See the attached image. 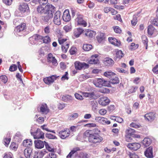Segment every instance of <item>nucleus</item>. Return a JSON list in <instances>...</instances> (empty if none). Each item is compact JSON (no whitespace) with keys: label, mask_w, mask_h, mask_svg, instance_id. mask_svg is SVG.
Listing matches in <instances>:
<instances>
[{"label":"nucleus","mask_w":158,"mask_h":158,"mask_svg":"<svg viewBox=\"0 0 158 158\" xmlns=\"http://www.w3.org/2000/svg\"><path fill=\"white\" fill-rule=\"evenodd\" d=\"M55 7L52 5L47 4L45 6L40 5L37 8V10L39 13L44 14V16H43V19L45 22H47L53 17L52 10Z\"/></svg>","instance_id":"f257e3e1"},{"label":"nucleus","mask_w":158,"mask_h":158,"mask_svg":"<svg viewBox=\"0 0 158 158\" xmlns=\"http://www.w3.org/2000/svg\"><path fill=\"white\" fill-rule=\"evenodd\" d=\"M90 131H86L84 133L85 136L88 137L89 141L92 143H97L101 142L103 138L98 133H91Z\"/></svg>","instance_id":"f03ea898"},{"label":"nucleus","mask_w":158,"mask_h":158,"mask_svg":"<svg viewBox=\"0 0 158 158\" xmlns=\"http://www.w3.org/2000/svg\"><path fill=\"white\" fill-rule=\"evenodd\" d=\"M27 29L26 24L25 23H22L21 24L17 26L14 30V33L17 36H22L24 34Z\"/></svg>","instance_id":"7ed1b4c3"},{"label":"nucleus","mask_w":158,"mask_h":158,"mask_svg":"<svg viewBox=\"0 0 158 158\" xmlns=\"http://www.w3.org/2000/svg\"><path fill=\"white\" fill-rule=\"evenodd\" d=\"M93 83L97 87H101L102 86H107L109 84L108 82L102 78H97L93 81Z\"/></svg>","instance_id":"20e7f679"},{"label":"nucleus","mask_w":158,"mask_h":158,"mask_svg":"<svg viewBox=\"0 0 158 158\" xmlns=\"http://www.w3.org/2000/svg\"><path fill=\"white\" fill-rule=\"evenodd\" d=\"M31 133L35 139H43L44 137V133L39 128H38L35 132H33L32 130L31 129Z\"/></svg>","instance_id":"39448f33"},{"label":"nucleus","mask_w":158,"mask_h":158,"mask_svg":"<svg viewBox=\"0 0 158 158\" xmlns=\"http://www.w3.org/2000/svg\"><path fill=\"white\" fill-rule=\"evenodd\" d=\"M74 65L76 69L78 70H81L82 69H87L89 67L88 64L84 62H80L76 61L74 63Z\"/></svg>","instance_id":"423d86ee"},{"label":"nucleus","mask_w":158,"mask_h":158,"mask_svg":"<svg viewBox=\"0 0 158 158\" xmlns=\"http://www.w3.org/2000/svg\"><path fill=\"white\" fill-rule=\"evenodd\" d=\"M77 18L75 19V22L78 24L81 25L84 27L87 26L86 22L83 19V16L80 14H77Z\"/></svg>","instance_id":"0eeeda50"},{"label":"nucleus","mask_w":158,"mask_h":158,"mask_svg":"<svg viewBox=\"0 0 158 158\" xmlns=\"http://www.w3.org/2000/svg\"><path fill=\"white\" fill-rule=\"evenodd\" d=\"M60 11H57L54 15L53 22L56 25H59L61 24L60 19Z\"/></svg>","instance_id":"6e6552de"},{"label":"nucleus","mask_w":158,"mask_h":158,"mask_svg":"<svg viewBox=\"0 0 158 158\" xmlns=\"http://www.w3.org/2000/svg\"><path fill=\"white\" fill-rule=\"evenodd\" d=\"M59 76H56L55 75H52L50 77H47L43 79L44 82L48 85H50Z\"/></svg>","instance_id":"1a4fd4ad"},{"label":"nucleus","mask_w":158,"mask_h":158,"mask_svg":"<svg viewBox=\"0 0 158 158\" xmlns=\"http://www.w3.org/2000/svg\"><path fill=\"white\" fill-rule=\"evenodd\" d=\"M70 134L69 130L66 129L64 130H62L58 132L59 136L62 139H64L68 137Z\"/></svg>","instance_id":"9d476101"},{"label":"nucleus","mask_w":158,"mask_h":158,"mask_svg":"<svg viewBox=\"0 0 158 158\" xmlns=\"http://www.w3.org/2000/svg\"><path fill=\"white\" fill-rule=\"evenodd\" d=\"M82 95L84 96L86 98H89L91 99L95 100L97 99L98 97L96 95L94 92H83Z\"/></svg>","instance_id":"9b49d317"},{"label":"nucleus","mask_w":158,"mask_h":158,"mask_svg":"<svg viewBox=\"0 0 158 158\" xmlns=\"http://www.w3.org/2000/svg\"><path fill=\"white\" fill-rule=\"evenodd\" d=\"M127 147L131 150L136 151L140 148L141 145L138 143H134L128 144L127 145Z\"/></svg>","instance_id":"f8f14e48"},{"label":"nucleus","mask_w":158,"mask_h":158,"mask_svg":"<svg viewBox=\"0 0 158 158\" xmlns=\"http://www.w3.org/2000/svg\"><path fill=\"white\" fill-rule=\"evenodd\" d=\"M110 102V100L106 97L100 98L98 101L100 105L104 106H106L108 105Z\"/></svg>","instance_id":"ddd939ff"},{"label":"nucleus","mask_w":158,"mask_h":158,"mask_svg":"<svg viewBox=\"0 0 158 158\" xmlns=\"http://www.w3.org/2000/svg\"><path fill=\"white\" fill-rule=\"evenodd\" d=\"M19 10L22 13H24L29 10V8L27 3H21L19 6Z\"/></svg>","instance_id":"4468645a"},{"label":"nucleus","mask_w":158,"mask_h":158,"mask_svg":"<svg viewBox=\"0 0 158 158\" xmlns=\"http://www.w3.org/2000/svg\"><path fill=\"white\" fill-rule=\"evenodd\" d=\"M144 117L145 119H146L148 121L151 122L155 119L156 117V115L154 113L150 112L144 115Z\"/></svg>","instance_id":"2eb2a0df"},{"label":"nucleus","mask_w":158,"mask_h":158,"mask_svg":"<svg viewBox=\"0 0 158 158\" xmlns=\"http://www.w3.org/2000/svg\"><path fill=\"white\" fill-rule=\"evenodd\" d=\"M62 19L64 21L66 22L70 21L71 19V16L69 10H66L64 11L62 16Z\"/></svg>","instance_id":"dca6fc26"},{"label":"nucleus","mask_w":158,"mask_h":158,"mask_svg":"<svg viewBox=\"0 0 158 158\" xmlns=\"http://www.w3.org/2000/svg\"><path fill=\"white\" fill-rule=\"evenodd\" d=\"M84 30L81 28H78L74 29L73 32V36L75 37L74 39L79 37L83 33Z\"/></svg>","instance_id":"f3484780"},{"label":"nucleus","mask_w":158,"mask_h":158,"mask_svg":"<svg viewBox=\"0 0 158 158\" xmlns=\"http://www.w3.org/2000/svg\"><path fill=\"white\" fill-rule=\"evenodd\" d=\"M35 146V148L38 149H41L43 148L45 144L44 142L40 140H37L34 141Z\"/></svg>","instance_id":"a211bd4d"},{"label":"nucleus","mask_w":158,"mask_h":158,"mask_svg":"<svg viewBox=\"0 0 158 158\" xmlns=\"http://www.w3.org/2000/svg\"><path fill=\"white\" fill-rule=\"evenodd\" d=\"M33 150L32 148H27L24 150V154L26 158H31Z\"/></svg>","instance_id":"6ab92c4d"},{"label":"nucleus","mask_w":158,"mask_h":158,"mask_svg":"<svg viewBox=\"0 0 158 158\" xmlns=\"http://www.w3.org/2000/svg\"><path fill=\"white\" fill-rule=\"evenodd\" d=\"M40 109V111L42 114H46L49 112V109L48 108L46 104L45 103L42 104Z\"/></svg>","instance_id":"aec40b11"},{"label":"nucleus","mask_w":158,"mask_h":158,"mask_svg":"<svg viewBox=\"0 0 158 158\" xmlns=\"http://www.w3.org/2000/svg\"><path fill=\"white\" fill-rule=\"evenodd\" d=\"M145 156L148 158H152L153 157L152 153V148L150 147L144 152Z\"/></svg>","instance_id":"412c9836"},{"label":"nucleus","mask_w":158,"mask_h":158,"mask_svg":"<svg viewBox=\"0 0 158 158\" xmlns=\"http://www.w3.org/2000/svg\"><path fill=\"white\" fill-rule=\"evenodd\" d=\"M126 133L127 134L126 140L127 141H129V139L131 138L132 135L135 133V130L131 128H128L126 131Z\"/></svg>","instance_id":"4be33fe9"},{"label":"nucleus","mask_w":158,"mask_h":158,"mask_svg":"<svg viewBox=\"0 0 158 158\" xmlns=\"http://www.w3.org/2000/svg\"><path fill=\"white\" fill-rule=\"evenodd\" d=\"M98 55H95L92 56L90 59L88 61L90 64H97L98 62Z\"/></svg>","instance_id":"5701e85b"},{"label":"nucleus","mask_w":158,"mask_h":158,"mask_svg":"<svg viewBox=\"0 0 158 158\" xmlns=\"http://www.w3.org/2000/svg\"><path fill=\"white\" fill-rule=\"evenodd\" d=\"M48 60L49 62H52L54 65H56L57 64V61L54 57L53 56L51 53H49L48 55Z\"/></svg>","instance_id":"b1692460"},{"label":"nucleus","mask_w":158,"mask_h":158,"mask_svg":"<svg viewBox=\"0 0 158 158\" xmlns=\"http://www.w3.org/2000/svg\"><path fill=\"white\" fill-rule=\"evenodd\" d=\"M108 40L111 44L115 46L118 47L120 45V42L114 38L109 37L108 38Z\"/></svg>","instance_id":"393cba45"},{"label":"nucleus","mask_w":158,"mask_h":158,"mask_svg":"<svg viewBox=\"0 0 158 158\" xmlns=\"http://www.w3.org/2000/svg\"><path fill=\"white\" fill-rule=\"evenodd\" d=\"M89 103L92 107L93 111L95 110L98 108V104L96 100H93L89 101Z\"/></svg>","instance_id":"a878e982"},{"label":"nucleus","mask_w":158,"mask_h":158,"mask_svg":"<svg viewBox=\"0 0 158 158\" xmlns=\"http://www.w3.org/2000/svg\"><path fill=\"white\" fill-rule=\"evenodd\" d=\"M119 81L118 77L115 75H113L110 78V82L113 84H116L119 83Z\"/></svg>","instance_id":"bb28decb"},{"label":"nucleus","mask_w":158,"mask_h":158,"mask_svg":"<svg viewBox=\"0 0 158 158\" xmlns=\"http://www.w3.org/2000/svg\"><path fill=\"white\" fill-rule=\"evenodd\" d=\"M24 146L27 148H32V141L31 139H26L23 141V143Z\"/></svg>","instance_id":"cd10ccee"},{"label":"nucleus","mask_w":158,"mask_h":158,"mask_svg":"<svg viewBox=\"0 0 158 158\" xmlns=\"http://www.w3.org/2000/svg\"><path fill=\"white\" fill-rule=\"evenodd\" d=\"M114 64V61L111 58H106L105 60L104 64L107 66H111Z\"/></svg>","instance_id":"c85d7f7f"},{"label":"nucleus","mask_w":158,"mask_h":158,"mask_svg":"<svg viewBox=\"0 0 158 158\" xmlns=\"http://www.w3.org/2000/svg\"><path fill=\"white\" fill-rule=\"evenodd\" d=\"M96 121L102 124H105L106 120H107L106 118L101 117H97L95 119Z\"/></svg>","instance_id":"c756f323"},{"label":"nucleus","mask_w":158,"mask_h":158,"mask_svg":"<svg viewBox=\"0 0 158 158\" xmlns=\"http://www.w3.org/2000/svg\"><path fill=\"white\" fill-rule=\"evenodd\" d=\"M45 153V151H41L35 153L34 158H42Z\"/></svg>","instance_id":"7c9ffc66"},{"label":"nucleus","mask_w":158,"mask_h":158,"mask_svg":"<svg viewBox=\"0 0 158 158\" xmlns=\"http://www.w3.org/2000/svg\"><path fill=\"white\" fill-rule=\"evenodd\" d=\"M142 143L145 147L149 145L151 143V140L149 138H145L142 141Z\"/></svg>","instance_id":"2f4dec72"},{"label":"nucleus","mask_w":158,"mask_h":158,"mask_svg":"<svg viewBox=\"0 0 158 158\" xmlns=\"http://www.w3.org/2000/svg\"><path fill=\"white\" fill-rule=\"evenodd\" d=\"M62 98L63 101L66 102H68L72 100L73 98L70 95H63L62 96Z\"/></svg>","instance_id":"473e14b6"},{"label":"nucleus","mask_w":158,"mask_h":158,"mask_svg":"<svg viewBox=\"0 0 158 158\" xmlns=\"http://www.w3.org/2000/svg\"><path fill=\"white\" fill-rule=\"evenodd\" d=\"M104 10V12L106 13H108L111 12L113 15L115 14L116 13V11L114 9L109 7H105Z\"/></svg>","instance_id":"72a5a7b5"},{"label":"nucleus","mask_w":158,"mask_h":158,"mask_svg":"<svg viewBox=\"0 0 158 158\" xmlns=\"http://www.w3.org/2000/svg\"><path fill=\"white\" fill-rule=\"evenodd\" d=\"M6 137H5L3 139V142L5 145L6 147L8 146L11 140L10 134H7Z\"/></svg>","instance_id":"f704fd0d"},{"label":"nucleus","mask_w":158,"mask_h":158,"mask_svg":"<svg viewBox=\"0 0 158 158\" xmlns=\"http://www.w3.org/2000/svg\"><path fill=\"white\" fill-rule=\"evenodd\" d=\"M155 31V29L152 25H150L148 26V32L149 35H152Z\"/></svg>","instance_id":"c9c22d12"},{"label":"nucleus","mask_w":158,"mask_h":158,"mask_svg":"<svg viewBox=\"0 0 158 158\" xmlns=\"http://www.w3.org/2000/svg\"><path fill=\"white\" fill-rule=\"evenodd\" d=\"M95 34V32L90 30H88L85 34V35L86 36L90 38L93 37Z\"/></svg>","instance_id":"e433bc0d"},{"label":"nucleus","mask_w":158,"mask_h":158,"mask_svg":"<svg viewBox=\"0 0 158 158\" xmlns=\"http://www.w3.org/2000/svg\"><path fill=\"white\" fill-rule=\"evenodd\" d=\"M103 75L105 77L110 79L113 75H115V74L111 71H107L105 72Z\"/></svg>","instance_id":"4c0bfd02"},{"label":"nucleus","mask_w":158,"mask_h":158,"mask_svg":"<svg viewBox=\"0 0 158 158\" xmlns=\"http://www.w3.org/2000/svg\"><path fill=\"white\" fill-rule=\"evenodd\" d=\"M69 48V44L66 43L65 44H64L62 45L61 48L62 51L64 53H66Z\"/></svg>","instance_id":"58836bf2"},{"label":"nucleus","mask_w":158,"mask_h":158,"mask_svg":"<svg viewBox=\"0 0 158 158\" xmlns=\"http://www.w3.org/2000/svg\"><path fill=\"white\" fill-rule=\"evenodd\" d=\"M92 48V45L89 44H84L83 46V49L85 51H89Z\"/></svg>","instance_id":"ea45409f"},{"label":"nucleus","mask_w":158,"mask_h":158,"mask_svg":"<svg viewBox=\"0 0 158 158\" xmlns=\"http://www.w3.org/2000/svg\"><path fill=\"white\" fill-rule=\"evenodd\" d=\"M142 40L143 43L146 46V49H147L148 40L147 37L144 35H142Z\"/></svg>","instance_id":"a19ab883"},{"label":"nucleus","mask_w":158,"mask_h":158,"mask_svg":"<svg viewBox=\"0 0 158 158\" xmlns=\"http://www.w3.org/2000/svg\"><path fill=\"white\" fill-rule=\"evenodd\" d=\"M31 40H37L43 39V37L38 34H35L33 35L30 38Z\"/></svg>","instance_id":"79ce46f5"},{"label":"nucleus","mask_w":158,"mask_h":158,"mask_svg":"<svg viewBox=\"0 0 158 158\" xmlns=\"http://www.w3.org/2000/svg\"><path fill=\"white\" fill-rule=\"evenodd\" d=\"M123 54L122 53L121 51L119 50L117 52L116 54V58H118L120 60L123 56Z\"/></svg>","instance_id":"37998d69"},{"label":"nucleus","mask_w":158,"mask_h":158,"mask_svg":"<svg viewBox=\"0 0 158 158\" xmlns=\"http://www.w3.org/2000/svg\"><path fill=\"white\" fill-rule=\"evenodd\" d=\"M138 45L136 44L135 45V44L132 43L131 44V45L129 47V49L131 50H135L138 48Z\"/></svg>","instance_id":"c03bdc74"},{"label":"nucleus","mask_w":158,"mask_h":158,"mask_svg":"<svg viewBox=\"0 0 158 158\" xmlns=\"http://www.w3.org/2000/svg\"><path fill=\"white\" fill-rule=\"evenodd\" d=\"M72 26L70 24H69L64 26L63 27L64 30L66 32L70 31L72 29Z\"/></svg>","instance_id":"a18cd8bd"},{"label":"nucleus","mask_w":158,"mask_h":158,"mask_svg":"<svg viewBox=\"0 0 158 158\" xmlns=\"http://www.w3.org/2000/svg\"><path fill=\"white\" fill-rule=\"evenodd\" d=\"M43 41L45 44L48 43L51 41V39L48 36H46L44 37H43Z\"/></svg>","instance_id":"49530a36"},{"label":"nucleus","mask_w":158,"mask_h":158,"mask_svg":"<svg viewBox=\"0 0 158 158\" xmlns=\"http://www.w3.org/2000/svg\"><path fill=\"white\" fill-rule=\"evenodd\" d=\"M36 1L39 2L40 5L43 6H45L48 2V0H36Z\"/></svg>","instance_id":"de8ad7c7"},{"label":"nucleus","mask_w":158,"mask_h":158,"mask_svg":"<svg viewBox=\"0 0 158 158\" xmlns=\"http://www.w3.org/2000/svg\"><path fill=\"white\" fill-rule=\"evenodd\" d=\"M110 90L107 88H103L99 90V92L102 93H108L110 92Z\"/></svg>","instance_id":"09e8293b"},{"label":"nucleus","mask_w":158,"mask_h":158,"mask_svg":"<svg viewBox=\"0 0 158 158\" xmlns=\"http://www.w3.org/2000/svg\"><path fill=\"white\" fill-rule=\"evenodd\" d=\"M56 155L54 152H50L45 158H56Z\"/></svg>","instance_id":"8fccbe9b"},{"label":"nucleus","mask_w":158,"mask_h":158,"mask_svg":"<svg viewBox=\"0 0 158 158\" xmlns=\"http://www.w3.org/2000/svg\"><path fill=\"white\" fill-rule=\"evenodd\" d=\"M45 143V146L47 148V149L50 152H53L54 151V149L51 148L48 145V143L45 141H44Z\"/></svg>","instance_id":"3c124183"},{"label":"nucleus","mask_w":158,"mask_h":158,"mask_svg":"<svg viewBox=\"0 0 158 158\" xmlns=\"http://www.w3.org/2000/svg\"><path fill=\"white\" fill-rule=\"evenodd\" d=\"M3 158H13V155L11 152H8L5 153Z\"/></svg>","instance_id":"603ef678"},{"label":"nucleus","mask_w":158,"mask_h":158,"mask_svg":"<svg viewBox=\"0 0 158 158\" xmlns=\"http://www.w3.org/2000/svg\"><path fill=\"white\" fill-rule=\"evenodd\" d=\"M137 18L135 15L133 16L132 20L131 21V24L133 26H135L137 23Z\"/></svg>","instance_id":"864d4df0"},{"label":"nucleus","mask_w":158,"mask_h":158,"mask_svg":"<svg viewBox=\"0 0 158 158\" xmlns=\"http://www.w3.org/2000/svg\"><path fill=\"white\" fill-rule=\"evenodd\" d=\"M0 79L4 83H6L7 80V77L5 75H2L0 76Z\"/></svg>","instance_id":"5fc2aeb1"},{"label":"nucleus","mask_w":158,"mask_h":158,"mask_svg":"<svg viewBox=\"0 0 158 158\" xmlns=\"http://www.w3.org/2000/svg\"><path fill=\"white\" fill-rule=\"evenodd\" d=\"M105 38V35L103 34H101L98 38V40L99 42H101Z\"/></svg>","instance_id":"6e6d98bb"},{"label":"nucleus","mask_w":158,"mask_h":158,"mask_svg":"<svg viewBox=\"0 0 158 158\" xmlns=\"http://www.w3.org/2000/svg\"><path fill=\"white\" fill-rule=\"evenodd\" d=\"M137 89L138 87L136 86L131 87L129 90V93H131L135 92Z\"/></svg>","instance_id":"4d7b16f0"},{"label":"nucleus","mask_w":158,"mask_h":158,"mask_svg":"<svg viewBox=\"0 0 158 158\" xmlns=\"http://www.w3.org/2000/svg\"><path fill=\"white\" fill-rule=\"evenodd\" d=\"M78 116V114L77 113H74L72 114L69 116L70 119H73L77 118Z\"/></svg>","instance_id":"13d9d810"},{"label":"nucleus","mask_w":158,"mask_h":158,"mask_svg":"<svg viewBox=\"0 0 158 158\" xmlns=\"http://www.w3.org/2000/svg\"><path fill=\"white\" fill-rule=\"evenodd\" d=\"M74 95L76 98L79 100H82L84 99L82 96L78 94L75 93Z\"/></svg>","instance_id":"bf43d9fd"},{"label":"nucleus","mask_w":158,"mask_h":158,"mask_svg":"<svg viewBox=\"0 0 158 158\" xmlns=\"http://www.w3.org/2000/svg\"><path fill=\"white\" fill-rule=\"evenodd\" d=\"M17 69V65L15 64H13L9 68V70L13 72L16 70Z\"/></svg>","instance_id":"052dcab7"},{"label":"nucleus","mask_w":158,"mask_h":158,"mask_svg":"<svg viewBox=\"0 0 158 158\" xmlns=\"http://www.w3.org/2000/svg\"><path fill=\"white\" fill-rule=\"evenodd\" d=\"M131 127H134L135 128H138L140 127V125L139 124L136 123H131L130 125Z\"/></svg>","instance_id":"680f3d73"},{"label":"nucleus","mask_w":158,"mask_h":158,"mask_svg":"<svg viewBox=\"0 0 158 158\" xmlns=\"http://www.w3.org/2000/svg\"><path fill=\"white\" fill-rule=\"evenodd\" d=\"M78 157L79 158H88V154L86 153H84L83 152L81 153Z\"/></svg>","instance_id":"e2e57ef3"},{"label":"nucleus","mask_w":158,"mask_h":158,"mask_svg":"<svg viewBox=\"0 0 158 158\" xmlns=\"http://www.w3.org/2000/svg\"><path fill=\"white\" fill-rule=\"evenodd\" d=\"M17 146L15 143H12L10 144V148L11 149L15 150L17 149Z\"/></svg>","instance_id":"0e129e2a"},{"label":"nucleus","mask_w":158,"mask_h":158,"mask_svg":"<svg viewBox=\"0 0 158 158\" xmlns=\"http://www.w3.org/2000/svg\"><path fill=\"white\" fill-rule=\"evenodd\" d=\"M45 136L46 137L49 139H54L56 138L55 136L49 133L46 134H45Z\"/></svg>","instance_id":"69168bd1"},{"label":"nucleus","mask_w":158,"mask_h":158,"mask_svg":"<svg viewBox=\"0 0 158 158\" xmlns=\"http://www.w3.org/2000/svg\"><path fill=\"white\" fill-rule=\"evenodd\" d=\"M128 155L130 158H139L138 156L134 153L129 152Z\"/></svg>","instance_id":"338daca9"},{"label":"nucleus","mask_w":158,"mask_h":158,"mask_svg":"<svg viewBox=\"0 0 158 158\" xmlns=\"http://www.w3.org/2000/svg\"><path fill=\"white\" fill-rule=\"evenodd\" d=\"M152 71L155 73L158 74V65H156L152 69Z\"/></svg>","instance_id":"774afa93"}]
</instances>
